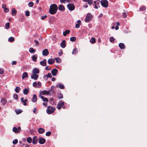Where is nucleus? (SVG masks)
I'll use <instances>...</instances> for the list:
<instances>
[{
  "mask_svg": "<svg viewBox=\"0 0 147 147\" xmlns=\"http://www.w3.org/2000/svg\"><path fill=\"white\" fill-rule=\"evenodd\" d=\"M58 9L57 5L55 4H51L50 7L49 12L51 14H55Z\"/></svg>",
  "mask_w": 147,
  "mask_h": 147,
  "instance_id": "nucleus-1",
  "label": "nucleus"
},
{
  "mask_svg": "<svg viewBox=\"0 0 147 147\" xmlns=\"http://www.w3.org/2000/svg\"><path fill=\"white\" fill-rule=\"evenodd\" d=\"M55 110V107L51 106H49L47 107V112L48 114H50L54 113Z\"/></svg>",
  "mask_w": 147,
  "mask_h": 147,
  "instance_id": "nucleus-2",
  "label": "nucleus"
},
{
  "mask_svg": "<svg viewBox=\"0 0 147 147\" xmlns=\"http://www.w3.org/2000/svg\"><path fill=\"white\" fill-rule=\"evenodd\" d=\"M61 107L63 109L65 108V106H64V102L62 100H60L57 104V108L59 110L61 109Z\"/></svg>",
  "mask_w": 147,
  "mask_h": 147,
  "instance_id": "nucleus-3",
  "label": "nucleus"
},
{
  "mask_svg": "<svg viewBox=\"0 0 147 147\" xmlns=\"http://www.w3.org/2000/svg\"><path fill=\"white\" fill-rule=\"evenodd\" d=\"M92 14L91 13H88L84 21L86 22H88L92 19Z\"/></svg>",
  "mask_w": 147,
  "mask_h": 147,
  "instance_id": "nucleus-4",
  "label": "nucleus"
},
{
  "mask_svg": "<svg viewBox=\"0 0 147 147\" xmlns=\"http://www.w3.org/2000/svg\"><path fill=\"white\" fill-rule=\"evenodd\" d=\"M101 5L103 7H106L108 6V2L106 0H102L101 1Z\"/></svg>",
  "mask_w": 147,
  "mask_h": 147,
  "instance_id": "nucleus-5",
  "label": "nucleus"
},
{
  "mask_svg": "<svg viewBox=\"0 0 147 147\" xmlns=\"http://www.w3.org/2000/svg\"><path fill=\"white\" fill-rule=\"evenodd\" d=\"M67 7L68 9L70 11H73L75 9V6L72 3H69L67 5Z\"/></svg>",
  "mask_w": 147,
  "mask_h": 147,
  "instance_id": "nucleus-6",
  "label": "nucleus"
},
{
  "mask_svg": "<svg viewBox=\"0 0 147 147\" xmlns=\"http://www.w3.org/2000/svg\"><path fill=\"white\" fill-rule=\"evenodd\" d=\"M39 143L40 144H43L45 143L46 141V140L45 139L42 137H40L39 139Z\"/></svg>",
  "mask_w": 147,
  "mask_h": 147,
  "instance_id": "nucleus-7",
  "label": "nucleus"
},
{
  "mask_svg": "<svg viewBox=\"0 0 147 147\" xmlns=\"http://www.w3.org/2000/svg\"><path fill=\"white\" fill-rule=\"evenodd\" d=\"M38 74H33L31 76V78L32 79L36 80L38 77Z\"/></svg>",
  "mask_w": 147,
  "mask_h": 147,
  "instance_id": "nucleus-8",
  "label": "nucleus"
},
{
  "mask_svg": "<svg viewBox=\"0 0 147 147\" xmlns=\"http://www.w3.org/2000/svg\"><path fill=\"white\" fill-rule=\"evenodd\" d=\"M49 52L47 49H45L43 50L42 54L43 56H46L49 54Z\"/></svg>",
  "mask_w": 147,
  "mask_h": 147,
  "instance_id": "nucleus-9",
  "label": "nucleus"
},
{
  "mask_svg": "<svg viewBox=\"0 0 147 147\" xmlns=\"http://www.w3.org/2000/svg\"><path fill=\"white\" fill-rule=\"evenodd\" d=\"M38 139L36 136H34L33 137L32 139V142L34 144H36L37 143Z\"/></svg>",
  "mask_w": 147,
  "mask_h": 147,
  "instance_id": "nucleus-10",
  "label": "nucleus"
},
{
  "mask_svg": "<svg viewBox=\"0 0 147 147\" xmlns=\"http://www.w3.org/2000/svg\"><path fill=\"white\" fill-rule=\"evenodd\" d=\"M39 96L40 97V98L42 99L43 101H45L47 102H48L49 100L47 98L45 97L44 96H42L41 94H40Z\"/></svg>",
  "mask_w": 147,
  "mask_h": 147,
  "instance_id": "nucleus-11",
  "label": "nucleus"
},
{
  "mask_svg": "<svg viewBox=\"0 0 147 147\" xmlns=\"http://www.w3.org/2000/svg\"><path fill=\"white\" fill-rule=\"evenodd\" d=\"M58 72V70L56 69H53L51 71V73L53 76H56Z\"/></svg>",
  "mask_w": 147,
  "mask_h": 147,
  "instance_id": "nucleus-12",
  "label": "nucleus"
},
{
  "mask_svg": "<svg viewBox=\"0 0 147 147\" xmlns=\"http://www.w3.org/2000/svg\"><path fill=\"white\" fill-rule=\"evenodd\" d=\"M46 62V60L45 59H44L43 60V61H40V64L42 66H45L47 65Z\"/></svg>",
  "mask_w": 147,
  "mask_h": 147,
  "instance_id": "nucleus-13",
  "label": "nucleus"
},
{
  "mask_svg": "<svg viewBox=\"0 0 147 147\" xmlns=\"http://www.w3.org/2000/svg\"><path fill=\"white\" fill-rule=\"evenodd\" d=\"M40 71L39 69L37 68H34L32 71V73L34 74H39V73Z\"/></svg>",
  "mask_w": 147,
  "mask_h": 147,
  "instance_id": "nucleus-14",
  "label": "nucleus"
},
{
  "mask_svg": "<svg viewBox=\"0 0 147 147\" xmlns=\"http://www.w3.org/2000/svg\"><path fill=\"white\" fill-rule=\"evenodd\" d=\"M55 61V60L51 58L49 59L48 61V63L49 65H52L54 63Z\"/></svg>",
  "mask_w": 147,
  "mask_h": 147,
  "instance_id": "nucleus-15",
  "label": "nucleus"
},
{
  "mask_svg": "<svg viewBox=\"0 0 147 147\" xmlns=\"http://www.w3.org/2000/svg\"><path fill=\"white\" fill-rule=\"evenodd\" d=\"M41 94V95L42 94L43 95H45L46 94L48 95L50 94V91H47L46 90H44L42 92Z\"/></svg>",
  "mask_w": 147,
  "mask_h": 147,
  "instance_id": "nucleus-16",
  "label": "nucleus"
},
{
  "mask_svg": "<svg viewBox=\"0 0 147 147\" xmlns=\"http://www.w3.org/2000/svg\"><path fill=\"white\" fill-rule=\"evenodd\" d=\"M83 1L85 2H87L88 3L89 5H91L93 4V0H82Z\"/></svg>",
  "mask_w": 147,
  "mask_h": 147,
  "instance_id": "nucleus-17",
  "label": "nucleus"
},
{
  "mask_svg": "<svg viewBox=\"0 0 147 147\" xmlns=\"http://www.w3.org/2000/svg\"><path fill=\"white\" fill-rule=\"evenodd\" d=\"M37 57L38 55L36 54L32 56V59L33 61L34 62L36 61Z\"/></svg>",
  "mask_w": 147,
  "mask_h": 147,
  "instance_id": "nucleus-18",
  "label": "nucleus"
},
{
  "mask_svg": "<svg viewBox=\"0 0 147 147\" xmlns=\"http://www.w3.org/2000/svg\"><path fill=\"white\" fill-rule=\"evenodd\" d=\"M38 131V133L40 134H43L45 132V129L43 128H39Z\"/></svg>",
  "mask_w": 147,
  "mask_h": 147,
  "instance_id": "nucleus-19",
  "label": "nucleus"
},
{
  "mask_svg": "<svg viewBox=\"0 0 147 147\" xmlns=\"http://www.w3.org/2000/svg\"><path fill=\"white\" fill-rule=\"evenodd\" d=\"M37 100V98L36 95L35 94H34L33 95V98L32 99V101L34 102H36Z\"/></svg>",
  "mask_w": 147,
  "mask_h": 147,
  "instance_id": "nucleus-20",
  "label": "nucleus"
},
{
  "mask_svg": "<svg viewBox=\"0 0 147 147\" xmlns=\"http://www.w3.org/2000/svg\"><path fill=\"white\" fill-rule=\"evenodd\" d=\"M59 9L61 11H63L65 9L64 6L62 5H60L59 6Z\"/></svg>",
  "mask_w": 147,
  "mask_h": 147,
  "instance_id": "nucleus-21",
  "label": "nucleus"
},
{
  "mask_svg": "<svg viewBox=\"0 0 147 147\" xmlns=\"http://www.w3.org/2000/svg\"><path fill=\"white\" fill-rule=\"evenodd\" d=\"M66 41L65 40H63L62 42L61 43V46L62 48H65L66 46Z\"/></svg>",
  "mask_w": 147,
  "mask_h": 147,
  "instance_id": "nucleus-22",
  "label": "nucleus"
},
{
  "mask_svg": "<svg viewBox=\"0 0 147 147\" xmlns=\"http://www.w3.org/2000/svg\"><path fill=\"white\" fill-rule=\"evenodd\" d=\"M70 32V30H66L63 33V35L64 36H66L67 35L69 34Z\"/></svg>",
  "mask_w": 147,
  "mask_h": 147,
  "instance_id": "nucleus-23",
  "label": "nucleus"
},
{
  "mask_svg": "<svg viewBox=\"0 0 147 147\" xmlns=\"http://www.w3.org/2000/svg\"><path fill=\"white\" fill-rule=\"evenodd\" d=\"M29 92V89L25 88L24 90L23 93L25 95L27 94Z\"/></svg>",
  "mask_w": 147,
  "mask_h": 147,
  "instance_id": "nucleus-24",
  "label": "nucleus"
},
{
  "mask_svg": "<svg viewBox=\"0 0 147 147\" xmlns=\"http://www.w3.org/2000/svg\"><path fill=\"white\" fill-rule=\"evenodd\" d=\"M16 13L17 11L15 9V8H12L11 12V14L13 16H15L16 15Z\"/></svg>",
  "mask_w": 147,
  "mask_h": 147,
  "instance_id": "nucleus-25",
  "label": "nucleus"
},
{
  "mask_svg": "<svg viewBox=\"0 0 147 147\" xmlns=\"http://www.w3.org/2000/svg\"><path fill=\"white\" fill-rule=\"evenodd\" d=\"M28 77V74L26 72L24 73L22 75V77L23 79H24L26 77Z\"/></svg>",
  "mask_w": 147,
  "mask_h": 147,
  "instance_id": "nucleus-26",
  "label": "nucleus"
},
{
  "mask_svg": "<svg viewBox=\"0 0 147 147\" xmlns=\"http://www.w3.org/2000/svg\"><path fill=\"white\" fill-rule=\"evenodd\" d=\"M119 47L121 49H124L125 47V46L124 44L123 43H119Z\"/></svg>",
  "mask_w": 147,
  "mask_h": 147,
  "instance_id": "nucleus-27",
  "label": "nucleus"
},
{
  "mask_svg": "<svg viewBox=\"0 0 147 147\" xmlns=\"http://www.w3.org/2000/svg\"><path fill=\"white\" fill-rule=\"evenodd\" d=\"M6 102H7V100L5 98H2L1 99V103L3 105H5V104Z\"/></svg>",
  "mask_w": 147,
  "mask_h": 147,
  "instance_id": "nucleus-28",
  "label": "nucleus"
},
{
  "mask_svg": "<svg viewBox=\"0 0 147 147\" xmlns=\"http://www.w3.org/2000/svg\"><path fill=\"white\" fill-rule=\"evenodd\" d=\"M78 50L76 48H75L73 49L72 53L73 54L76 55V54L78 53Z\"/></svg>",
  "mask_w": 147,
  "mask_h": 147,
  "instance_id": "nucleus-29",
  "label": "nucleus"
},
{
  "mask_svg": "<svg viewBox=\"0 0 147 147\" xmlns=\"http://www.w3.org/2000/svg\"><path fill=\"white\" fill-rule=\"evenodd\" d=\"M20 88L19 87L17 86L16 88L15 89V91L16 92L18 93L20 92Z\"/></svg>",
  "mask_w": 147,
  "mask_h": 147,
  "instance_id": "nucleus-30",
  "label": "nucleus"
},
{
  "mask_svg": "<svg viewBox=\"0 0 147 147\" xmlns=\"http://www.w3.org/2000/svg\"><path fill=\"white\" fill-rule=\"evenodd\" d=\"M12 130L13 131L16 133H18L19 132L17 128L16 127H13V128Z\"/></svg>",
  "mask_w": 147,
  "mask_h": 147,
  "instance_id": "nucleus-31",
  "label": "nucleus"
},
{
  "mask_svg": "<svg viewBox=\"0 0 147 147\" xmlns=\"http://www.w3.org/2000/svg\"><path fill=\"white\" fill-rule=\"evenodd\" d=\"M29 51L31 53H34L36 51L35 49H34L33 48H30L29 49Z\"/></svg>",
  "mask_w": 147,
  "mask_h": 147,
  "instance_id": "nucleus-32",
  "label": "nucleus"
},
{
  "mask_svg": "<svg viewBox=\"0 0 147 147\" xmlns=\"http://www.w3.org/2000/svg\"><path fill=\"white\" fill-rule=\"evenodd\" d=\"M90 42L91 43H94L95 42L96 40L94 38L92 37L90 40Z\"/></svg>",
  "mask_w": 147,
  "mask_h": 147,
  "instance_id": "nucleus-33",
  "label": "nucleus"
},
{
  "mask_svg": "<svg viewBox=\"0 0 147 147\" xmlns=\"http://www.w3.org/2000/svg\"><path fill=\"white\" fill-rule=\"evenodd\" d=\"M27 141L29 143H30L32 142V139L30 137H29L27 138Z\"/></svg>",
  "mask_w": 147,
  "mask_h": 147,
  "instance_id": "nucleus-34",
  "label": "nucleus"
},
{
  "mask_svg": "<svg viewBox=\"0 0 147 147\" xmlns=\"http://www.w3.org/2000/svg\"><path fill=\"white\" fill-rule=\"evenodd\" d=\"M8 40L10 42H12L14 41V38L13 37H11L8 39Z\"/></svg>",
  "mask_w": 147,
  "mask_h": 147,
  "instance_id": "nucleus-35",
  "label": "nucleus"
},
{
  "mask_svg": "<svg viewBox=\"0 0 147 147\" xmlns=\"http://www.w3.org/2000/svg\"><path fill=\"white\" fill-rule=\"evenodd\" d=\"M55 60L56 62L58 63H59L61 62V59L59 57H57L56 58Z\"/></svg>",
  "mask_w": 147,
  "mask_h": 147,
  "instance_id": "nucleus-36",
  "label": "nucleus"
},
{
  "mask_svg": "<svg viewBox=\"0 0 147 147\" xmlns=\"http://www.w3.org/2000/svg\"><path fill=\"white\" fill-rule=\"evenodd\" d=\"M59 87L61 89H64V85L61 84H60L58 85Z\"/></svg>",
  "mask_w": 147,
  "mask_h": 147,
  "instance_id": "nucleus-37",
  "label": "nucleus"
},
{
  "mask_svg": "<svg viewBox=\"0 0 147 147\" xmlns=\"http://www.w3.org/2000/svg\"><path fill=\"white\" fill-rule=\"evenodd\" d=\"M146 8L145 6H141L140 8V10L141 11H144L146 9Z\"/></svg>",
  "mask_w": 147,
  "mask_h": 147,
  "instance_id": "nucleus-38",
  "label": "nucleus"
},
{
  "mask_svg": "<svg viewBox=\"0 0 147 147\" xmlns=\"http://www.w3.org/2000/svg\"><path fill=\"white\" fill-rule=\"evenodd\" d=\"M15 112L17 114H18L21 113L22 111L21 110H15Z\"/></svg>",
  "mask_w": 147,
  "mask_h": 147,
  "instance_id": "nucleus-39",
  "label": "nucleus"
},
{
  "mask_svg": "<svg viewBox=\"0 0 147 147\" xmlns=\"http://www.w3.org/2000/svg\"><path fill=\"white\" fill-rule=\"evenodd\" d=\"M76 40V37H71L70 38V40L72 42L75 41Z\"/></svg>",
  "mask_w": 147,
  "mask_h": 147,
  "instance_id": "nucleus-40",
  "label": "nucleus"
},
{
  "mask_svg": "<svg viewBox=\"0 0 147 147\" xmlns=\"http://www.w3.org/2000/svg\"><path fill=\"white\" fill-rule=\"evenodd\" d=\"M9 24L10 23L9 22H8L5 25V28L8 29L9 28Z\"/></svg>",
  "mask_w": 147,
  "mask_h": 147,
  "instance_id": "nucleus-41",
  "label": "nucleus"
},
{
  "mask_svg": "<svg viewBox=\"0 0 147 147\" xmlns=\"http://www.w3.org/2000/svg\"><path fill=\"white\" fill-rule=\"evenodd\" d=\"M34 5V3L32 2H30L28 3V5L30 7H32Z\"/></svg>",
  "mask_w": 147,
  "mask_h": 147,
  "instance_id": "nucleus-42",
  "label": "nucleus"
},
{
  "mask_svg": "<svg viewBox=\"0 0 147 147\" xmlns=\"http://www.w3.org/2000/svg\"><path fill=\"white\" fill-rule=\"evenodd\" d=\"M30 12L28 10L26 11L25 12V15L27 16H30Z\"/></svg>",
  "mask_w": 147,
  "mask_h": 147,
  "instance_id": "nucleus-43",
  "label": "nucleus"
},
{
  "mask_svg": "<svg viewBox=\"0 0 147 147\" xmlns=\"http://www.w3.org/2000/svg\"><path fill=\"white\" fill-rule=\"evenodd\" d=\"M51 134V132L50 131H49L47 132L46 133V135L47 136H49Z\"/></svg>",
  "mask_w": 147,
  "mask_h": 147,
  "instance_id": "nucleus-44",
  "label": "nucleus"
},
{
  "mask_svg": "<svg viewBox=\"0 0 147 147\" xmlns=\"http://www.w3.org/2000/svg\"><path fill=\"white\" fill-rule=\"evenodd\" d=\"M18 140L17 139H15L13 141V143L14 144H17L18 143Z\"/></svg>",
  "mask_w": 147,
  "mask_h": 147,
  "instance_id": "nucleus-45",
  "label": "nucleus"
},
{
  "mask_svg": "<svg viewBox=\"0 0 147 147\" xmlns=\"http://www.w3.org/2000/svg\"><path fill=\"white\" fill-rule=\"evenodd\" d=\"M37 109L36 108H34V110L33 111V112L34 114H37L38 113V112L37 111Z\"/></svg>",
  "mask_w": 147,
  "mask_h": 147,
  "instance_id": "nucleus-46",
  "label": "nucleus"
},
{
  "mask_svg": "<svg viewBox=\"0 0 147 147\" xmlns=\"http://www.w3.org/2000/svg\"><path fill=\"white\" fill-rule=\"evenodd\" d=\"M58 98L59 99H61L62 98H63V95L62 94H59V96H58Z\"/></svg>",
  "mask_w": 147,
  "mask_h": 147,
  "instance_id": "nucleus-47",
  "label": "nucleus"
},
{
  "mask_svg": "<svg viewBox=\"0 0 147 147\" xmlns=\"http://www.w3.org/2000/svg\"><path fill=\"white\" fill-rule=\"evenodd\" d=\"M13 97L15 99H17L18 98V95L17 94H14Z\"/></svg>",
  "mask_w": 147,
  "mask_h": 147,
  "instance_id": "nucleus-48",
  "label": "nucleus"
},
{
  "mask_svg": "<svg viewBox=\"0 0 147 147\" xmlns=\"http://www.w3.org/2000/svg\"><path fill=\"white\" fill-rule=\"evenodd\" d=\"M46 76L48 78H51L52 77V76L50 73H48L47 75H46Z\"/></svg>",
  "mask_w": 147,
  "mask_h": 147,
  "instance_id": "nucleus-49",
  "label": "nucleus"
},
{
  "mask_svg": "<svg viewBox=\"0 0 147 147\" xmlns=\"http://www.w3.org/2000/svg\"><path fill=\"white\" fill-rule=\"evenodd\" d=\"M47 15H45L44 16H42L41 19L42 20H44L45 18H47Z\"/></svg>",
  "mask_w": 147,
  "mask_h": 147,
  "instance_id": "nucleus-50",
  "label": "nucleus"
},
{
  "mask_svg": "<svg viewBox=\"0 0 147 147\" xmlns=\"http://www.w3.org/2000/svg\"><path fill=\"white\" fill-rule=\"evenodd\" d=\"M37 85H38V88H39L41 86V83L39 82H38V83H37Z\"/></svg>",
  "mask_w": 147,
  "mask_h": 147,
  "instance_id": "nucleus-51",
  "label": "nucleus"
},
{
  "mask_svg": "<svg viewBox=\"0 0 147 147\" xmlns=\"http://www.w3.org/2000/svg\"><path fill=\"white\" fill-rule=\"evenodd\" d=\"M37 83L36 82H34L33 83V86L36 87L37 85Z\"/></svg>",
  "mask_w": 147,
  "mask_h": 147,
  "instance_id": "nucleus-52",
  "label": "nucleus"
},
{
  "mask_svg": "<svg viewBox=\"0 0 147 147\" xmlns=\"http://www.w3.org/2000/svg\"><path fill=\"white\" fill-rule=\"evenodd\" d=\"M114 38L113 36H111V42L114 43Z\"/></svg>",
  "mask_w": 147,
  "mask_h": 147,
  "instance_id": "nucleus-53",
  "label": "nucleus"
},
{
  "mask_svg": "<svg viewBox=\"0 0 147 147\" xmlns=\"http://www.w3.org/2000/svg\"><path fill=\"white\" fill-rule=\"evenodd\" d=\"M123 18H126L127 17V14L126 13L124 12L123 13Z\"/></svg>",
  "mask_w": 147,
  "mask_h": 147,
  "instance_id": "nucleus-54",
  "label": "nucleus"
},
{
  "mask_svg": "<svg viewBox=\"0 0 147 147\" xmlns=\"http://www.w3.org/2000/svg\"><path fill=\"white\" fill-rule=\"evenodd\" d=\"M80 27V24H77L75 25V27L76 28H79Z\"/></svg>",
  "mask_w": 147,
  "mask_h": 147,
  "instance_id": "nucleus-55",
  "label": "nucleus"
},
{
  "mask_svg": "<svg viewBox=\"0 0 147 147\" xmlns=\"http://www.w3.org/2000/svg\"><path fill=\"white\" fill-rule=\"evenodd\" d=\"M93 5H99V3L98 2H97L96 1H94V4Z\"/></svg>",
  "mask_w": 147,
  "mask_h": 147,
  "instance_id": "nucleus-56",
  "label": "nucleus"
},
{
  "mask_svg": "<svg viewBox=\"0 0 147 147\" xmlns=\"http://www.w3.org/2000/svg\"><path fill=\"white\" fill-rule=\"evenodd\" d=\"M9 11V9L7 8H5L4 9V11L5 12H7Z\"/></svg>",
  "mask_w": 147,
  "mask_h": 147,
  "instance_id": "nucleus-57",
  "label": "nucleus"
},
{
  "mask_svg": "<svg viewBox=\"0 0 147 147\" xmlns=\"http://www.w3.org/2000/svg\"><path fill=\"white\" fill-rule=\"evenodd\" d=\"M27 101V99H26L25 100H24V102H23L24 103V105H27L26 103V102Z\"/></svg>",
  "mask_w": 147,
  "mask_h": 147,
  "instance_id": "nucleus-58",
  "label": "nucleus"
},
{
  "mask_svg": "<svg viewBox=\"0 0 147 147\" xmlns=\"http://www.w3.org/2000/svg\"><path fill=\"white\" fill-rule=\"evenodd\" d=\"M17 62L16 61H12L11 63V64L12 65H16L17 63Z\"/></svg>",
  "mask_w": 147,
  "mask_h": 147,
  "instance_id": "nucleus-59",
  "label": "nucleus"
},
{
  "mask_svg": "<svg viewBox=\"0 0 147 147\" xmlns=\"http://www.w3.org/2000/svg\"><path fill=\"white\" fill-rule=\"evenodd\" d=\"M46 76V75H45L44 76V78L45 79V80H47V79L48 78V77L47 76Z\"/></svg>",
  "mask_w": 147,
  "mask_h": 147,
  "instance_id": "nucleus-60",
  "label": "nucleus"
},
{
  "mask_svg": "<svg viewBox=\"0 0 147 147\" xmlns=\"http://www.w3.org/2000/svg\"><path fill=\"white\" fill-rule=\"evenodd\" d=\"M2 8L4 9L6 8V5L5 4H3L2 5Z\"/></svg>",
  "mask_w": 147,
  "mask_h": 147,
  "instance_id": "nucleus-61",
  "label": "nucleus"
},
{
  "mask_svg": "<svg viewBox=\"0 0 147 147\" xmlns=\"http://www.w3.org/2000/svg\"><path fill=\"white\" fill-rule=\"evenodd\" d=\"M34 42L36 43V45H38L39 44L37 40H34Z\"/></svg>",
  "mask_w": 147,
  "mask_h": 147,
  "instance_id": "nucleus-62",
  "label": "nucleus"
},
{
  "mask_svg": "<svg viewBox=\"0 0 147 147\" xmlns=\"http://www.w3.org/2000/svg\"><path fill=\"white\" fill-rule=\"evenodd\" d=\"M47 102H43V105L45 106H47Z\"/></svg>",
  "mask_w": 147,
  "mask_h": 147,
  "instance_id": "nucleus-63",
  "label": "nucleus"
},
{
  "mask_svg": "<svg viewBox=\"0 0 147 147\" xmlns=\"http://www.w3.org/2000/svg\"><path fill=\"white\" fill-rule=\"evenodd\" d=\"M66 0H60V2L61 3H64Z\"/></svg>",
  "mask_w": 147,
  "mask_h": 147,
  "instance_id": "nucleus-64",
  "label": "nucleus"
}]
</instances>
